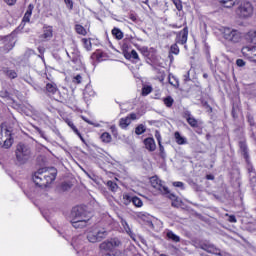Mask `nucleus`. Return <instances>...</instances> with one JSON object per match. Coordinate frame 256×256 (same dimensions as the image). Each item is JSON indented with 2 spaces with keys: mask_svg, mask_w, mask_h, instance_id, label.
Returning a JSON list of instances; mask_svg holds the SVG:
<instances>
[{
  "mask_svg": "<svg viewBox=\"0 0 256 256\" xmlns=\"http://www.w3.org/2000/svg\"><path fill=\"white\" fill-rule=\"evenodd\" d=\"M70 223L74 229H84L91 225V218L87 215V211L82 206H76L70 213Z\"/></svg>",
  "mask_w": 256,
  "mask_h": 256,
  "instance_id": "1",
  "label": "nucleus"
},
{
  "mask_svg": "<svg viewBox=\"0 0 256 256\" xmlns=\"http://www.w3.org/2000/svg\"><path fill=\"white\" fill-rule=\"evenodd\" d=\"M33 182L37 187H47L52 181L57 179V169L51 168H40L32 177Z\"/></svg>",
  "mask_w": 256,
  "mask_h": 256,
  "instance_id": "2",
  "label": "nucleus"
},
{
  "mask_svg": "<svg viewBox=\"0 0 256 256\" xmlns=\"http://www.w3.org/2000/svg\"><path fill=\"white\" fill-rule=\"evenodd\" d=\"M121 241L117 238L110 240H105L100 243V256H125V253L121 250H115V248L120 247Z\"/></svg>",
  "mask_w": 256,
  "mask_h": 256,
  "instance_id": "3",
  "label": "nucleus"
},
{
  "mask_svg": "<svg viewBox=\"0 0 256 256\" xmlns=\"http://www.w3.org/2000/svg\"><path fill=\"white\" fill-rule=\"evenodd\" d=\"M15 132L13 127L2 124L0 126V147L2 149H11L13 146V136Z\"/></svg>",
  "mask_w": 256,
  "mask_h": 256,
  "instance_id": "4",
  "label": "nucleus"
},
{
  "mask_svg": "<svg viewBox=\"0 0 256 256\" xmlns=\"http://www.w3.org/2000/svg\"><path fill=\"white\" fill-rule=\"evenodd\" d=\"M108 235L109 232H107L105 228L93 226L88 230L86 239L89 241V243H99V241H103V239H105Z\"/></svg>",
  "mask_w": 256,
  "mask_h": 256,
  "instance_id": "5",
  "label": "nucleus"
},
{
  "mask_svg": "<svg viewBox=\"0 0 256 256\" xmlns=\"http://www.w3.org/2000/svg\"><path fill=\"white\" fill-rule=\"evenodd\" d=\"M15 155L18 163H20V165H25V163L31 159V148L23 143H19L16 146Z\"/></svg>",
  "mask_w": 256,
  "mask_h": 256,
  "instance_id": "6",
  "label": "nucleus"
},
{
  "mask_svg": "<svg viewBox=\"0 0 256 256\" xmlns=\"http://www.w3.org/2000/svg\"><path fill=\"white\" fill-rule=\"evenodd\" d=\"M221 32L223 33V37L226 41H230L231 43H239V41H241V32L237 29L223 27Z\"/></svg>",
  "mask_w": 256,
  "mask_h": 256,
  "instance_id": "7",
  "label": "nucleus"
},
{
  "mask_svg": "<svg viewBox=\"0 0 256 256\" xmlns=\"http://www.w3.org/2000/svg\"><path fill=\"white\" fill-rule=\"evenodd\" d=\"M237 13L241 19H249V17H253V4H251V2L241 3Z\"/></svg>",
  "mask_w": 256,
  "mask_h": 256,
  "instance_id": "8",
  "label": "nucleus"
},
{
  "mask_svg": "<svg viewBox=\"0 0 256 256\" xmlns=\"http://www.w3.org/2000/svg\"><path fill=\"white\" fill-rule=\"evenodd\" d=\"M150 183L154 189H158L160 193H164V195L169 194V188L163 185V181H161L157 176H153L150 179Z\"/></svg>",
  "mask_w": 256,
  "mask_h": 256,
  "instance_id": "9",
  "label": "nucleus"
},
{
  "mask_svg": "<svg viewBox=\"0 0 256 256\" xmlns=\"http://www.w3.org/2000/svg\"><path fill=\"white\" fill-rule=\"evenodd\" d=\"M188 37L189 28L186 26L183 28V30L177 33L175 41L178 45H185L187 43Z\"/></svg>",
  "mask_w": 256,
  "mask_h": 256,
  "instance_id": "10",
  "label": "nucleus"
},
{
  "mask_svg": "<svg viewBox=\"0 0 256 256\" xmlns=\"http://www.w3.org/2000/svg\"><path fill=\"white\" fill-rule=\"evenodd\" d=\"M242 54L248 59H253L256 62V46L248 45L242 48Z\"/></svg>",
  "mask_w": 256,
  "mask_h": 256,
  "instance_id": "11",
  "label": "nucleus"
},
{
  "mask_svg": "<svg viewBox=\"0 0 256 256\" xmlns=\"http://www.w3.org/2000/svg\"><path fill=\"white\" fill-rule=\"evenodd\" d=\"M40 41H51L53 39V27L44 26L42 34L39 36Z\"/></svg>",
  "mask_w": 256,
  "mask_h": 256,
  "instance_id": "12",
  "label": "nucleus"
},
{
  "mask_svg": "<svg viewBox=\"0 0 256 256\" xmlns=\"http://www.w3.org/2000/svg\"><path fill=\"white\" fill-rule=\"evenodd\" d=\"M201 249L207 251V253H212L213 255H221V250H219L215 245L210 242H203L201 244Z\"/></svg>",
  "mask_w": 256,
  "mask_h": 256,
  "instance_id": "13",
  "label": "nucleus"
},
{
  "mask_svg": "<svg viewBox=\"0 0 256 256\" xmlns=\"http://www.w3.org/2000/svg\"><path fill=\"white\" fill-rule=\"evenodd\" d=\"M247 171H248L251 187H256V172H255V168H253V165H251V163L247 164Z\"/></svg>",
  "mask_w": 256,
  "mask_h": 256,
  "instance_id": "14",
  "label": "nucleus"
},
{
  "mask_svg": "<svg viewBox=\"0 0 256 256\" xmlns=\"http://www.w3.org/2000/svg\"><path fill=\"white\" fill-rule=\"evenodd\" d=\"M239 147H240V151L248 165L251 162L249 161V152H248V148H247V142H245V140L240 141Z\"/></svg>",
  "mask_w": 256,
  "mask_h": 256,
  "instance_id": "15",
  "label": "nucleus"
},
{
  "mask_svg": "<svg viewBox=\"0 0 256 256\" xmlns=\"http://www.w3.org/2000/svg\"><path fill=\"white\" fill-rule=\"evenodd\" d=\"M124 199L128 203H133V205H135V207H143V201L141 200V198H139L137 196L124 195Z\"/></svg>",
  "mask_w": 256,
  "mask_h": 256,
  "instance_id": "16",
  "label": "nucleus"
},
{
  "mask_svg": "<svg viewBox=\"0 0 256 256\" xmlns=\"http://www.w3.org/2000/svg\"><path fill=\"white\" fill-rule=\"evenodd\" d=\"M66 55L71 59L72 63H75V65H79L81 63V54H79L78 51L72 52L71 54L66 51Z\"/></svg>",
  "mask_w": 256,
  "mask_h": 256,
  "instance_id": "17",
  "label": "nucleus"
},
{
  "mask_svg": "<svg viewBox=\"0 0 256 256\" xmlns=\"http://www.w3.org/2000/svg\"><path fill=\"white\" fill-rule=\"evenodd\" d=\"M184 117L186 118L189 126L198 127L199 123L197 122V119H195V117L191 116V112L186 111L184 113Z\"/></svg>",
  "mask_w": 256,
  "mask_h": 256,
  "instance_id": "18",
  "label": "nucleus"
},
{
  "mask_svg": "<svg viewBox=\"0 0 256 256\" xmlns=\"http://www.w3.org/2000/svg\"><path fill=\"white\" fill-rule=\"evenodd\" d=\"M144 145H145V148L148 150V151H155V149H157V144H155V139L153 138H146L144 140Z\"/></svg>",
  "mask_w": 256,
  "mask_h": 256,
  "instance_id": "19",
  "label": "nucleus"
},
{
  "mask_svg": "<svg viewBox=\"0 0 256 256\" xmlns=\"http://www.w3.org/2000/svg\"><path fill=\"white\" fill-rule=\"evenodd\" d=\"M33 9H34V6L32 4H29L24 14V17L22 19V23H29V21H31V15H33Z\"/></svg>",
  "mask_w": 256,
  "mask_h": 256,
  "instance_id": "20",
  "label": "nucleus"
},
{
  "mask_svg": "<svg viewBox=\"0 0 256 256\" xmlns=\"http://www.w3.org/2000/svg\"><path fill=\"white\" fill-rule=\"evenodd\" d=\"M2 72L9 79H17V72L15 70H11V69L5 67V68L2 69Z\"/></svg>",
  "mask_w": 256,
  "mask_h": 256,
  "instance_id": "21",
  "label": "nucleus"
},
{
  "mask_svg": "<svg viewBox=\"0 0 256 256\" xmlns=\"http://www.w3.org/2000/svg\"><path fill=\"white\" fill-rule=\"evenodd\" d=\"M6 41H8V43L5 44V48L11 51V49L15 47V37H13V35L7 36Z\"/></svg>",
  "mask_w": 256,
  "mask_h": 256,
  "instance_id": "22",
  "label": "nucleus"
},
{
  "mask_svg": "<svg viewBox=\"0 0 256 256\" xmlns=\"http://www.w3.org/2000/svg\"><path fill=\"white\" fill-rule=\"evenodd\" d=\"M46 91L47 93H50L51 95H55L59 91L57 88V84L55 83H48L46 84Z\"/></svg>",
  "mask_w": 256,
  "mask_h": 256,
  "instance_id": "23",
  "label": "nucleus"
},
{
  "mask_svg": "<svg viewBox=\"0 0 256 256\" xmlns=\"http://www.w3.org/2000/svg\"><path fill=\"white\" fill-rule=\"evenodd\" d=\"M166 237L170 240L173 241L174 243H179V241H181V237L177 236L176 234H174L173 231H168L166 233Z\"/></svg>",
  "mask_w": 256,
  "mask_h": 256,
  "instance_id": "24",
  "label": "nucleus"
},
{
  "mask_svg": "<svg viewBox=\"0 0 256 256\" xmlns=\"http://www.w3.org/2000/svg\"><path fill=\"white\" fill-rule=\"evenodd\" d=\"M219 3L224 5L227 9H231V7H234V5L237 3V0H218Z\"/></svg>",
  "mask_w": 256,
  "mask_h": 256,
  "instance_id": "25",
  "label": "nucleus"
},
{
  "mask_svg": "<svg viewBox=\"0 0 256 256\" xmlns=\"http://www.w3.org/2000/svg\"><path fill=\"white\" fill-rule=\"evenodd\" d=\"M75 31L76 33H78V35H83V36L87 35V30L81 24L75 25Z\"/></svg>",
  "mask_w": 256,
  "mask_h": 256,
  "instance_id": "26",
  "label": "nucleus"
},
{
  "mask_svg": "<svg viewBox=\"0 0 256 256\" xmlns=\"http://www.w3.org/2000/svg\"><path fill=\"white\" fill-rule=\"evenodd\" d=\"M112 35L114 37H116V39H118L119 41H121V39H123V32L119 28H114L112 30Z\"/></svg>",
  "mask_w": 256,
  "mask_h": 256,
  "instance_id": "27",
  "label": "nucleus"
},
{
  "mask_svg": "<svg viewBox=\"0 0 256 256\" xmlns=\"http://www.w3.org/2000/svg\"><path fill=\"white\" fill-rule=\"evenodd\" d=\"M129 125H131V118L126 117V118L120 119V127H122V129L129 127Z\"/></svg>",
  "mask_w": 256,
  "mask_h": 256,
  "instance_id": "28",
  "label": "nucleus"
},
{
  "mask_svg": "<svg viewBox=\"0 0 256 256\" xmlns=\"http://www.w3.org/2000/svg\"><path fill=\"white\" fill-rule=\"evenodd\" d=\"M125 57L126 59H135L139 61V54L135 50H132L130 53H126Z\"/></svg>",
  "mask_w": 256,
  "mask_h": 256,
  "instance_id": "29",
  "label": "nucleus"
},
{
  "mask_svg": "<svg viewBox=\"0 0 256 256\" xmlns=\"http://www.w3.org/2000/svg\"><path fill=\"white\" fill-rule=\"evenodd\" d=\"M100 139L101 141H103V143H111L112 137L111 134H109L108 132H104L100 136Z\"/></svg>",
  "mask_w": 256,
  "mask_h": 256,
  "instance_id": "30",
  "label": "nucleus"
},
{
  "mask_svg": "<svg viewBox=\"0 0 256 256\" xmlns=\"http://www.w3.org/2000/svg\"><path fill=\"white\" fill-rule=\"evenodd\" d=\"M68 125L70 128H72V130L74 131V133H76V135H78V137H80L81 141H85L83 139V136H81V133L79 132V130L77 129V127L75 126V124H73L72 121H68Z\"/></svg>",
  "mask_w": 256,
  "mask_h": 256,
  "instance_id": "31",
  "label": "nucleus"
},
{
  "mask_svg": "<svg viewBox=\"0 0 256 256\" xmlns=\"http://www.w3.org/2000/svg\"><path fill=\"white\" fill-rule=\"evenodd\" d=\"M174 137L178 145H185V138H183L179 132H175Z\"/></svg>",
  "mask_w": 256,
  "mask_h": 256,
  "instance_id": "32",
  "label": "nucleus"
},
{
  "mask_svg": "<svg viewBox=\"0 0 256 256\" xmlns=\"http://www.w3.org/2000/svg\"><path fill=\"white\" fill-rule=\"evenodd\" d=\"M168 197L172 201V207H179V200H177V196H175V194L168 193Z\"/></svg>",
  "mask_w": 256,
  "mask_h": 256,
  "instance_id": "33",
  "label": "nucleus"
},
{
  "mask_svg": "<svg viewBox=\"0 0 256 256\" xmlns=\"http://www.w3.org/2000/svg\"><path fill=\"white\" fill-rule=\"evenodd\" d=\"M163 101L166 107H173V103H175V100L171 96H167L166 98L163 99Z\"/></svg>",
  "mask_w": 256,
  "mask_h": 256,
  "instance_id": "34",
  "label": "nucleus"
},
{
  "mask_svg": "<svg viewBox=\"0 0 256 256\" xmlns=\"http://www.w3.org/2000/svg\"><path fill=\"white\" fill-rule=\"evenodd\" d=\"M107 187L108 189H110V191H113L114 193L117 191V189H119V186H117V183L111 180L107 182Z\"/></svg>",
  "mask_w": 256,
  "mask_h": 256,
  "instance_id": "35",
  "label": "nucleus"
},
{
  "mask_svg": "<svg viewBox=\"0 0 256 256\" xmlns=\"http://www.w3.org/2000/svg\"><path fill=\"white\" fill-rule=\"evenodd\" d=\"M145 131H147V129L145 128V125H143V124L138 125L135 129L136 135H143V133H145Z\"/></svg>",
  "mask_w": 256,
  "mask_h": 256,
  "instance_id": "36",
  "label": "nucleus"
},
{
  "mask_svg": "<svg viewBox=\"0 0 256 256\" xmlns=\"http://www.w3.org/2000/svg\"><path fill=\"white\" fill-rule=\"evenodd\" d=\"M82 43H83L84 47L86 48V51H91L92 45H91V40L90 39L83 38Z\"/></svg>",
  "mask_w": 256,
  "mask_h": 256,
  "instance_id": "37",
  "label": "nucleus"
},
{
  "mask_svg": "<svg viewBox=\"0 0 256 256\" xmlns=\"http://www.w3.org/2000/svg\"><path fill=\"white\" fill-rule=\"evenodd\" d=\"M152 91H153V88L151 86H144L142 88L143 97H147V95H149Z\"/></svg>",
  "mask_w": 256,
  "mask_h": 256,
  "instance_id": "38",
  "label": "nucleus"
},
{
  "mask_svg": "<svg viewBox=\"0 0 256 256\" xmlns=\"http://www.w3.org/2000/svg\"><path fill=\"white\" fill-rule=\"evenodd\" d=\"M177 44L178 43H175L170 47V53L173 55H179V46Z\"/></svg>",
  "mask_w": 256,
  "mask_h": 256,
  "instance_id": "39",
  "label": "nucleus"
},
{
  "mask_svg": "<svg viewBox=\"0 0 256 256\" xmlns=\"http://www.w3.org/2000/svg\"><path fill=\"white\" fill-rule=\"evenodd\" d=\"M158 145H159L161 159H167V153L165 152V147H163V144H158Z\"/></svg>",
  "mask_w": 256,
  "mask_h": 256,
  "instance_id": "40",
  "label": "nucleus"
},
{
  "mask_svg": "<svg viewBox=\"0 0 256 256\" xmlns=\"http://www.w3.org/2000/svg\"><path fill=\"white\" fill-rule=\"evenodd\" d=\"M0 97H2V99H11V93H9L7 90H1Z\"/></svg>",
  "mask_w": 256,
  "mask_h": 256,
  "instance_id": "41",
  "label": "nucleus"
},
{
  "mask_svg": "<svg viewBox=\"0 0 256 256\" xmlns=\"http://www.w3.org/2000/svg\"><path fill=\"white\" fill-rule=\"evenodd\" d=\"M173 3L178 11H182L183 4H181V0H173Z\"/></svg>",
  "mask_w": 256,
  "mask_h": 256,
  "instance_id": "42",
  "label": "nucleus"
},
{
  "mask_svg": "<svg viewBox=\"0 0 256 256\" xmlns=\"http://www.w3.org/2000/svg\"><path fill=\"white\" fill-rule=\"evenodd\" d=\"M83 81V77L81 76V74H77L76 76L73 77V83H77L79 85V83H81Z\"/></svg>",
  "mask_w": 256,
  "mask_h": 256,
  "instance_id": "43",
  "label": "nucleus"
},
{
  "mask_svg": "<svg viewBox=\"0 0 256 256\" xmlns=\"http://www.w3.org/2000/svg\"><path fill=\"white\" fill-rule=\"evenodd\" d=\"M250 131L251 137L256 140V124H252V126H250Z\"/></svg>",
  "mask_w": 256,
  "mask_h": 256,
  "instance_id": "44",
  "label": "nucleus"
},
{
  "mask_svg": "<svg viewBox=\"0 0 256 256\" xmlns=\"http://www.w3.org/2000/svg\"><path fill=\"white\" fill-rule=\"evenodd\" d=\"M226 217H228L229 223H237V218L235 217V215L226 214Z\"/></svg>",
  "mask_w": 256,
  "mask_h": 256,
  "instance_id": "45",
  "label": "nucleus"
},
{
  "mask_svg": "<svg viewBox=\"0 0 256 256\" xmlns=\"http://www.w3.org/2000/svg\"><path fill=\"white\" fill-rule=\"evenodd\" d=\"M174 187H179L180 189H185V184L183 182H173Z\"/></svg>",
  "mask_w": 256,
  "mask_h": 256,
  "instance_id": "46",
  "label": "nucleus"
},
{
  "mask_svg": "<svg viewBox=\"0 0 256 256\" xmlns=\"http://www.w3.org/2000/svg\"><path fill=\"white\" fill-rule=\"evenodd\" d=\"M155 138L157 139V141H158V145H162V143H161V133H159V131H156L155 132Z\"/></svg>",
  "mask_w": 256,
  "mask_h": 256,
  "instance_id": "47",
  "label": "nucleus"
},
{
  "mask_svg": "<svg viewBox=\"0 0 256 256\" xmlns=\"http://www.w3.org/2000/svg\"><path fill=\"white\" fill-rule=\"evenodd\" d=\"M236 65L238 67H245V62L243 61V59H238L236 60Z\"/></svg>",
  "mask_w": 256,
  "mask_h": 256,
  "instance_id": "48",
  "label": "nucleus"
},
{
  "mask_svg": "<svg viewBox=\"0 0 256 256\" xmlns=\"http://www.w3.org/2000/svg\"><path fill=\"white\" fill-rule=\"evenodd\" d=\"M36 131H38L40 137H42L43 139H46L45 138V132H43V130L39 129L38 127H36Z\"/></svg>",
  "mask_w": 256,
  "mask_h": 256,
  "instance_id": "49",
  "label": "nucleus"
},
{
  "mask_svg": "<svg viewBox=\"0 0 256 256\" xmlns=\"http://www.w3.org/2000/svg\"><path fill=\"white\" fill-rule=\"evenodd\" d=\"M82 119L86 122V123H88L89 125H94V127H99V124H93V122H91V121H89L87 118H85V117H82Z\"/></svg>",
  "mask_w": 256,
  "mask_h": 256,
  "instance_id": "50",
  "label": "nucleus"
},
{
  "mask_svg": "<svg viewBox=\"0 0 256 256\" xmlns=\"http://www.w3.org/2000/svg\"><path fill=\"white\" fill-rule=\"evenodd\" d=\"M248 123L250 124V126L255 125V120H253L252 116H248Z\"/></svg>",
  "mask_w": 256,
  "mask_h": 256,
  "instance_id": "51",
  "label": "nucleus"
},
{
  "mask_svg": "<svg viewBox=\"0 0 256 256\" xmlns=\"http://www.w3.org/2000/svg\"><path fill=\"white\" fill-rule=\"evenodd\" d=\"M7 5H13L14 3H17V0H4Z\"/></svg>",
  "mask_w": 256,
  "mask_h": 256,
  "instance_id": "52",
  "label": "nucleus"
},
{
  "mask_svg": "<svg viewBox=\"0 0 256 256\" xmlns=\"http://www.w3.org/2000/svg\"><path fill=\"white\" fill-rule=\"evenodd\" d=\"M65 3H67L68 5H70V9H73V1H71V0H65Z\"/></svg>",
  "mask_w": 256,
  "mask_h": 256,
  "instance_id": "53",
  "label": "nucleus"
},
{
  "mask_svg": "<svg viewBox=\"0 0 256 256\" xmlns=\"http://www.w3.org/2000/svg\"><path fill=\"white\" fill-rule=\"evenodd\" d=\"M130 119H132V120L137 119V114H135V113L130 114Z\"/></svg>",
  "mask_w": 256,
  "mask_h": 256,
  "instance_id": "54",
  "label": "nucleus"
},
{
  "mask_svg": "<svg viewBox=\"0 0 256 256\" xmlns=\"http://www.w3.org/2000/svg\"><path fill=\"white\" fill-rule=\"evenodd\" d=\"M130 19L131 21H134V22L137 21V17L133 14L130 15Z\"/></svg>",
  "mask_w": 256,
  "mask_h": 256,
  "instance_id": "55",
  "label": "nucleus"
},
{
  "mask_svg": "<svg viewBox=\"0 0 256 256\" xmlns=\"http://www.w3.org/2000/svg\"><path fill=\"white\" fill-rule=\"evenodd\" d=\"M169 83L170 85H173V87H175L176 85H179V82L176 81V83H174L173 81H171V79H169Z\"/></svg>",
  "mask_w": 256,
  "mask_h": 256,
  "instance_id": "56",
  "label": "nucleus"
},
{
  "mask_svg": "<svg viewBox=\"0 0 256 256\" xmlns=\"http://www.w3.org/2000/svg\"><path fill=\"white\" fill-rule=\"evenodd\" d=\"M206 178L209 180V181H212V179H215V177L213 175H207Z\"/></svg>",
  "mask_w": 256,
  "mask_h": 256,
  "instance_id": "57",
  "label": "nucleus"
},
{
  "mask_svg": "<svg viewBox=\"0 0 256 256\" xmlns=\"http://www.w3.org/2000/svg\"><path fill=\"white\" fill-rule=\"evenodd\" d=\"M110 129H111L112 133H115L117 131V127H115V126H111Z\"/></svg>",
  "mask_w": 256,
  "mask_h": 256,
  "instance_id": "58",
  "label": "nucleus"
},
{
  "mask_svg": "<svg viewBox=\"0 0 256 256\" xmlns=\"http://www.w3.org/2000/svg\"><path fill=\"white\" fill-rule=\"evenodd\" d=\"M87 93H89V88H86V90L84 91V97H87Z\"/></svg>",
  "mask_w": 256,
  "mask_h": 256,
  "instance_id": "59",
  "label": "nucleus"
},
{
  "mask_svg": "<svg viewBox=\"0 0 256 256\" xmlns=\"http://www.w3.org/2000/svg\"><path fill=\"white\" fill-rule=\"evenodd\" d=\"M172 27H173L174 29H179V27H178L177 25H175V24H173Z\"/></svg>",
  "mask_w": 256,
  "mask_h": 256,
  "instance_id": "60",
  "label": "nucleus"
},
{
  "mask_svg": "<svg viewBox=\"0 0 256 256\" xmlns=\"http://www.w3.org/2000/svg\"><path fill=\"white\" fill-rule=\"evenodd\" d=\"M187 79H189V73L185 75V81H187Z\"/></svg>",
  "mask_w": 256,
  "mask_h": 256,
  "instance_id": "61",
  "label": "nucleus"
},
{
  "mask_svg": "<svg viewBox=\"0 0 256 256\" xmlns=\"http://www.w3.org/2000/svg\"><path fill=\"white\" fill-rule=\"evenodd\" d=\"M203 77H204V79H207V77H209V75H207V74L205 73V74H203Z\"/></svg>",
  "mask_w": 256,
  "mask_h": 256,
  "instance_id": "62",
  "label": "nucleus"
},
{
  "mask_svg": "<svg viewBox=\"0 0 256 256\" xmlns=\"http://www.w3.org/2000/svg\"><path fill=\"white\" fill-rule=\"evenodd\" d=\"M43 50V48H38V51L41 53V51Z\"/></svg>",
  "mask_w": 256,
  "mask_h": 256,
  "instance_id": "63",
  "label": "nucleus"
},
{
  "mask_svg": "<svg viewBox=\"0 0 256 256\" xmlns=\"http://www.w3.org/2000/svg\"><path fill=\"white\" fill-rule=\"evenodd\" d=\"M90 93H91V95H95V92H93V91H91Z\"/></svg>",
  "mask_w": 256,
  "mask_h": 256,
  "instance_id": "64",
  "label": "nucleus"
}]
</instances>
